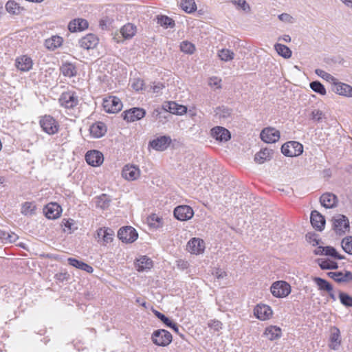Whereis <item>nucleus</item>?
<instances>
[{
  "label": "nucleus",
  "mask_w": 352,
  "mask_h": 352,
  "mask_svg": "<svg viewBox=\"0 0 352 352\" xmlns=\"http://www.w3.org/2000/svg\"><path fill=\"white\" fill-rule=\"evenodd\" d=\"M332 228L336 234L342 236L349 232V221L343 214H336L332 218Z\"/></svg>",
  "instance_id": "nucleus-1"
},
{
  "label": "nucleus",
  "mask_w": 352,
  "mask_h": 352,
  "mask_svg": "<svg viewBox=\"0 0 352 352\" xmlns=\"http://www.w3.org/2000/svg\"><path fill=\"white\" fill-rule=\"evenodd\" d=\"M60 105L67 109H74L79 104V98L75 91L63 92L59 99Z\"/></svg>",
  "instance_id": "nucleus-2"
},
{
  "label": "nucleus",
  "mask_w": 352,
  "mask_h": 352,
  "mask_svg": "<svg viewBox=\"0 0 352 352\" xmlns=\"http://www.w3.org/2000/svg\"><path fill=\"white\" fill-rule=\"evenodd\" d=\"M173 340L171 333L165 329L155 330L151 334V340L157 346H166Z\"/></svg>",
  "instance_id": "nucleus-3"
},
{
  "label": "nucleus",
  "mask_w": 352,
  "mask_h": 352,
  "mask_svg": "<svg viewBox=\"0 0 352 352\" xmlns=\"http://www.w3.org/2000/svg\"><path fill=\"white\" fill-rule=\"evenodd\" d=\"M39 124L43 131L48 135H54L59 130L58 122L51 116L45 115L41 117Z\"/></svg>",
  "instance_id": "nucleus-4"
},
{
  "label": "nucleus",
  "mask_w": 352,
  "mask_h": 352,
  "mask_svg": "<svg viewBox=\"0 0 352 352\" xmlns=\"http://www.w3.org/2000/svg\"><path fill=\"white\" fill-rule=\"evenodd\" d=\"M303 146L296 141H290L283 144L282 153L287 157H296L302 153Z\"/></svg>",
  "instance_id": "nucleus-5"
},
{
  "label": "nucleus",
  "mask_w": 352,
  "mask_h": 352,
  "mask_svg": "<svg viewBox=\"0 0 352 352\" xmlns=\"http://www.w3.org/2000/svg\"><path fill=\"white\" fill-rule=\"evenodd\" d=\"M270 291L274 296L284 298L291 292V287L285 281H276L271 286Z\"/></svg>",
  "instance_id": "nucleus-6"
},
{
  "label": "nucleus",
  "mask_w": 352,
  "mask_h": 352,
  "mask_svg": "<svg viewBox=\"0 0 352 352\" xmlns=\"http://www.w3.org/2000/svg\"><path fill=\"white\" fill-rule=\"evenodd\" d=\"M102 107L106 112L114 113L122 109V103L119 98L109 96L103 100Z\"/></svg>",
  "instance_id": "nucleus-7"
},
{
  "label": "nucleus",
  "mask_w": 352,
  "mask_h": 352,
  "mask_svg": "<svg viewBox=\"0 0 352 352\" xmlns=\"http://www.w3.org/2000/svg\"><path fill=\"white\" fill-rule=\"evenodd\" d=\"M118 236L122 242L133 243L138 239V234L135 229L126 226L118 230Z\"/></svg>",
  "instance_id": "nucleus-8"
},
{
  "label": "nucleus",
  "mask_w": 352,
  "mask_h": 352,
  "mask_svg": "<svg viewBox=\"0 0 352 352\" xmlns=\"http://www.w3.org/2000/svg\"><path fill=\"white\" fill-rule=\"evenodd\" d=\"M173 214L177 220L184 221L192 219L194 215V211L189 206L181 205L174 209Z\"/></svg>",
  "instance_id": "nucleus-9"
},
{
  "label": "nucleus",
  "mask_w": 352,
  "mask_h": 352,
  "mask_svg": "<svg viewBox=\"0 0 352 352\" xmlns=\"http://www.w3.org/2000/svg\"><path fill=\"white\" fill-rule=\"evenodd\" d=\"M146 115V111L144 109L134 107L124 111L122 113L123 119L128 122H133L140 120Z\"/></svg>",
  "instance_id": "nucleus-10"
},
{
  "label": "nucleus",
  "mask_w": 352,
  "mask_h": 352,
  "mask_svg": "<svg viewBox=\"0 0 352 352\" xmlns=\"http://www.w3.org/2000/svg\"><path fill=\"white\" fill-rule=\"evenodd\" d=\"M261 138L267 143H275L280 139V132L273 127H267L262 130Z\"/></svg>",
  "instance_id": "nucleus-11"
},
{
  "label": "nucleus",
  "mask_w": 352,
  "mask_h": 352,
  "mask_svg": "<svg viewBox=\"0 0 352 352\" xmlns=\"http://www.w3.org/2000/svg\"><path fill=\"white\" fill-rule=\"evenodd\" d=\"M43 212L47 219H55L60 217L62 208L58 204L51 202L45 206Z\"/></svg>",
  "instance_id": "nucleus-12"
},
{
  "label": "nucleus",
  "mask_w": 352,
  "mask_h": 352,
  "mask_svg": "<svg viewBox=\"0 0 352 352\" xmlns=\"http://www.w3.org/2000/svg\"><path fill=\"white\" fill-rule=\"evenodd\" d=\"M211 135L216 140L221 142L228 141L231 138L230 131L223 126H215L211 129Z\"/></svg>",
  "instance_id": "nucleus-13"
},
{
  "label": "nucleus",
  "mask_w": 352,
  "mask_h": 352,
  "mask_svg": "<svg viewBox=\"0 0 352 352\" xmlns=\"http://www.w3.org/2000/svg\"><path fill=\"white\" fill-rule=\"evenodd\" d=\"M85 160L88 164L92 166H98L103 162L104 157L101 152L93 150L86 153Z\"/></svg>",
  "instance_id": "nucleus-14"
},
{
  "label": "nucleus",
  "mask_w": 352,
  "mask_h": 352,
  "mask_svg": "<svg viewBox=\"0 0 352 352\" xmlns=\"http://www.w3.org/2000/svg\"><path fill=\"white\" fill-rule=\"evenodd\" d=\"M171 143V139L169 136L163 135L149 142V146L156 151H164Z\"/></svg>",
  "instance_id": "nucleus-15"
},
{
  "label": "nucleus",
  "mask_w": 352,
  "mask_h": 352,
  "mask_svg": "<svg viewBox=\"0 0 352 352\" xmlns=\"http://www.w3.org/2000/svg\"><path fill=\"white\" fill-rule=\"evenodd\" d=\"M140 175V169L133 165H126L122 170V176L128 181L137 179Z\"/></svg>",
  "instance_id": "nucleus-16"
},
{
  "label": "nucleus",
  "mask_w": 352,
  "mask_h": 352,
  "mask_svg": "<svg viewBox=\"0 0 352 352\" xmlns=\"http://www.w3.org/2000/svg\"><path fill=\"white\" fill-rule=\"evenodd\" d=\"M254 316L261 320H266L272 315L271 307L266 305H258L254 309Z\"/></svg>",
  "instance_id": "nucleus-17"
},
{
  "label": "nucleus",
  "mask_w": 352,
  "mask_h": 352,
  "mask_svg": "<svg viewBox=\"0 0 352 352\" xmlns=\"http://www.w3.org/2000/svg\"><path fill=\"white\" fill-rule=\"evenodd\" d=\"M107 126L102 122H96L89 127V133L94 138H100L107 133Z\"/></svg>",
  "instance_id": "nucleus-18"
},
{
  "label": "nucleus",
  "mask_w": 352,
  "mask_h": 352,
  "mask_svg": "<svg viewBox=\"0 0 352 352\" xmlns=\"http://www.w3.org/2000/svg\"><path fill=\"white\" fill-rule=\"evenodd\" d=\"M204 242L198 238H192L187 244V250L191 254H199L204 250Z\"/></svg>",
  "instance_id": "nucleus-19"
},
{
  "label": "nucleus",
  "mask_w": 352,
  "mask_h": 352,
  "mask_svg": "<svg viewBox=\"0 0 352 352\" xmlns=\"http://www.w3.org/2000/svg\"><path fill=\"white\" fill-rule=\"evenodd\" d=\"M153 265V261L147 256H142L135 261V269L140 272L148 271Z\"/></svg>",
  "instance_id": "nucleus-20"
},
{
  "label": "nucleus",
  "mask_w": 352,
  "mask_h": 352,
  "mask_svg": "<svg viewBox=\"0 0 352 352\" xmlns=\"http://www.w3.org/2000/svg\"><path fill=\"white\" fill-rule=\"evenodd\" d=\"M310 221L312 226L318 231H322L324 228L325 219L317 210H313L311 213Z\"/></svg>",
  "instance_id": "nucleus-21"
},
{
  "label": "nucleus",
  "mask_w": 352,
  "mask_h": 352,
  "mask_svg": "<svg viewBox=\"0 0 352 352\" xmlns=\"http://www.w3.org/2000/svg\"><path fill=\"white\" fill-rule=\"evenodd\" d=\"M98 43V37L93 34H87L79 41L80 46L84 49H94Z\"/></svg>",
  "instance_id": "nucleus-22"
},
{
  "label": "nucleus",
  "mask_w": 352,
  "mask_h": 352,
  "mask_svg": "<svg viewBox=\"0 0 352 352\" xmlns=\"http://www.w3.org/2000/svg\"><path fill=\"white\" fill-rule=\"evenodd\" d=\"M88 22L82 18L74 19L68 24V29L71 32L85 30L88 28Z\"/></svg>",
  "instance_id": "nucleus-23"
},
{
  "label": "nucleus",
  "mask_w": 352,
  "mask_h": 352,
  "mask_svg": "<svg viewBox=\"0 0 352 352\" xmlns=\"http://www.w3.org/2000/svg\"><path fill=\"white\" fill-rule=\"evenodd\" d=\"M32 60L28 56H21L16 59L15 65L21 72H28L32 67Z\"/></svg>",
  "instance_id": "nucleus-24"
},
{
  "label": "nucleus",
  "mask_w": 352,
  "mask_h": 352,
  "mask_svg": "<svg viewBox=\"0 0 352 352\" xmlns=\"http://www.w3.org/2000/svg\"><path fill=\"white\" fill-rule=\"evenodd\" d=\"M321 205L326 208H333L336 206L337 197L331 192H326L320 197Z\"/></svg>",
  "instance_id": "nucleus-25"
},
{
  "label": "nucleus",
  "mask_w": 352,
  "mask_h": 352,
  "mask_svg": "<svg viewBox=\"0 0 352 352\" xmlns=\"http://www.w3.org/2000/svg\"><path fill=\"white\" fill-rule=\"evenodd\" d=\"M327 275L339 283L352 281V273L349 271H346L344 273L342 272H330L327 273Z\"/></svg>",
  "instance_id": "nucleus-26"
},
{
  "label": "nucleus",
  "mask_w": 352,
  "mask_h": 352,
  "mask_svg": "<svg viewBox=\"0 0 352 352\" xmlns=\"http://www.w3.org/2000/svg\"><path fill=\"white\" fill-rule=\"evenodd\" d=\"M329 340V347L331 349L337 350L341 344L340 331L338 327H332L331 328V335Z\"/></svg>",
  "instance_id": "nucleus-27"
},
{
  "label": "nucleus",
  "mask_w": 352,
  "mask_h": 352,
  "mask_svg": "<svg viewBox=\"0 0 352 352\" xmlns=\"http://www.w3.org/2000/svg\"><path fill=\"white\" fill-rule=\"evenodd\" d=\"M333 91L341 96L352 97V87L343 82H335Z\"/></svg>",
  "instance_id": "nucleus-28"
},
{
  "label": "nucleus",
  "mask_w": 352,
  "mask_h": 352,
  "mask_svg": "<svg viewBox=\"0 0 352 352\" xmlns=\"http://www.w3.org/2000/svg\"><path fill=\"white\" fill-rule=\"evenodd\" d=\"M273 155V150L269 148H264L258 152L254 156V161L258 164H263L264 162L271 160Z\"/></svg>",
  "instance_id": "nucleus-29"
},
{
  "label": "nucleus",
  "mask_w": 352,
  "mask_h": 352,
  "mask_svg": "<svg viewBox=\"0 0 352 352\" xmlns=\"http://www.w3.org/2000/svg\"><path fill=\"white\" fill-rule=\"evenodd\" d=\"M63 41L62 37L59 36H52L51 38L45 40V45L47 49L54 50L62 45Z\"/></svg>",
  "instance_id": "nucleus-30"
},
{
  "label": "nucleus",
  "mask_w": 352,
  "mask_h": 352,
  "mask_svg": "<svg viewBox=\"0 0 352 352\" xmlns=\"http://www.w3.org/2000/svg\"><path fill=\"white\" fill-rule=\"evenodd\" d=\"M170 116V115L168 111L164 109H156L153 111L152 113V117L155 120H159V122H162V124H164L166 122H167L168 118Z\"/></svg>",
  "instance_id": "nucleus-31"
},
{
  "label": "nucleus",
  "mask_w": 352,
  "mask_h": 352,
  "mask_svg": "<svg viewBox=\"0 0 352 352\" xmlns=\"http://www.w3.org/2000/svg\"><path fill=\"white\" fill-rule=\"evenodd\" d=\"M6 11L12 15H18L21 13L25 9L19 6V3L13 0H9L6 3Z\"/></svg>",
  "instance_id": "nucleus-32"
},
{
  "label": "nucleus",
  "mask_w": 352,
  "mask_h": 352,
  "mask_svg": "<svg viewBox=\"0 0 352 352\" xmlns=\"http://www.w3.org/2000/svg\"><path fill=\"white\" fill-rule=\"evenodd\" d=\"M60 69L63 75L67 77H74L77 74L76 67L70 63H63Z\"/></svg>",
  "instance_id": "nucleus-33"
},
{
  "label": "nucleus",
  "mask_w": 352,
  "mask_h": 352,
  "mask_svg": "<svg viewBox=\"0 0 352 352\" xmlns=\"http://www.w3.org/2000/svg\"><path fill=\"white\" fill-rule=\"evenodd\" d=\"M316 262L322 270H336L338 268V263L329 258H318Z\"/></svg>",
  "instance_id": "nucleus-34"
},
{
  "label": "nucleus",
  "mask_w": 352,
  "mask_h": 352,
  "mask_svg": "<svg viewBox=\"0 0 352 352\" xmlns=\"http://www.w3.org/2000/svg\"><path fill=\"white\" fill-rule=\"evenodd\" d=\"M36 210V204L31 201H26L22 204L21 212L25 216H32Z\"/></svg>",
  "instance_id": "nucleus-35"
},
{
  "label": "nucleus",
  "mask_w": 352,
  "mask_h": 352,
  "mask_svg": "<svg viewBox=\"0 0 352 352\" xmlns=\"http://www.w3.org/2000/svg\"><path fill=\"white\" fill-rule=\"evenodd\" d=\"M169 113L183 115L186 113L187 108L185 106L178 104L175 102H168Z\"/></svg>",
  "instance_id": "nucleus-36"
},
{
  "label": "nucleus",
  "mask_w": 352,
  "mask_h": 352,
  "mask_svg": "<svg viewBox=\"0 0 352 352\" xmlns=\"http://www.w3.org/2000/svg\"><path fill=\"white\" fill-rule=\"evenodd\" d=\"M314 281L317 285L318 289L327 292H331L333 291L332 285L325 279L320 277H315L314 278Z\"/></svg>",
  "instance_id": "nucleus-37"
},
{
  "label": "nucleus",
  "mask_w": 352,
  "mask_h": 352,
  "mask_svg": "<svg viewBox=\"0 0 352 352\" xmlns=\"http://www.w3.org/2000/svg\"><path fill=\"white\" fill-rule=\"evenodd\" d=\"M265 334L270 340H274L280 337L281 330L276 326H270L266 328Z\"/></svg>",
  "instance_id": "nucleus-38"
},
{
  "label": "nucleus",
  "mask_w": 352,
  "mask_h": 352,
  "mask_svg": "<svg viewBox=\"0 0 352 352\" xmlns=\"http://www.w3.org/2000/svg\"><path fill=\"white\" fill-rule=\"evenodd\" d=\"M136 28L131 23L124 25L120 30V32L124 38H131L135 35Z\"/></svg>",
  "instance_id": "nucleus-39"
},
{
  "label": "nucleus",
  "mask_w": 352,
  "mask_h": 352,
  "mask_svg": "<svg viewBox=\"0 0 352 352\" xmlns=\"http://www.w3.org/2000/svg\"><path fill=\"white\" fill-rule=\"evenodd\" d=\"M274 49L280 56L285 58H289L292 56L291 50L285 45L276 43L274 45Z\"/></svg>",
  "instance_id": "nucleus-40"
},
{
  "label": "nucleus",
  "mask_w": 352,
  "mask_h": 352,
  "mask_svg": "<svg viewBox=\"0 0 352 352\" xmlns=\"http://www.w3.org/2000/svg\"><path fill=\"white\" fill-rule=\"evenodd\" d=\"M182 8L187 13H192L197 10V6L194 0H181Z\"/></svg>",
  "instance_id": "nucleus-41"
},
{
  "label": "nucleus",
  "mask_w": 352,
  "mask_h": 352,
  "mask_svg": "<svg viewBox=\"0 0 352 352\" xmlns=\"http://www.w3.org/2000/svg\"><path fill=\"white\" fill-rule=\"evenodd\" d=\"M111 202V199L106 194H102L96 198V206L102 209L107 208Z\"/></svg>",
  "instance_id": "nucleus-42"
},
{
  "label": "nucleus",
  "mask_w": 352,
  "mask_h": 352,
  "mask_svg": "<svg viewBox=\"0 0 352 352\" xmlns=\"http://www.w3.org/2000/svg\"><path fill=\"white\" fill-rule=\"evenodd\" d=\"M100 232L103 233L102 242L104 245L112 241L114 232L111 229L108 228H100Z\"/></svg>",
  "instance_id": "nucleus-43"
},
{
  "label": "nucleus",
  "mask_w": 352,
  "mask_h": 352,
  "mask_svg": "<svg viewBox=\"0 0 352 352\" xmlns=\"http://www.w3.org/2000/svg\"><path fill=\"white\" fill-rule=\"evenodd\" d=\"M148 223L150 227L157 229L162 226V219L155 214H152L148 217Z\"/></svg>",
  "instance_id": "nucleus-44"
},
{
  "label": "nucleus",
  "mask_w": 352,
  "mask_h": 352,
  "mask_svg": "<svg viewBox=\"0 0 352 352\" xmlns=\"http://www.w3.org/2000/svg\"><path fill=\"white\" fill-rule=\"evenodd\" d=\"M230 2L236 6V9L241 10L245 13L251 12L250 6L245 0H230Z\"/></svg>",
  "instance_id": "nucleus-45"
},
{
  "label": "nucleus",
  "mask_w": 352,
  "mask_h": 352,
  "mask_svg": "<svg viewBox=\"0 0 352 352\" xmlns=\"http://www.w3.org/2000/svg\"><path fill=\"white\" fill-rule=\"evenodd\" d=\"M218 56L221 60L228 62L234 58V53L228 49H222L219 51Z\"/></svg>",
  "instance_id": "nucleus-46"
},
{
  "label": "nucleus",
  "mask_w": 352,
  "mask_h": 352,
  "mask_svg": "<svg viewBox=\"0 0 352 352\" xmlns=\"http://www.w3.org/2000/svg\"><path fill=\"white\" fill-rule=\"evenodd\" d=\"M310 88L316 93L324 96L327 93L324 85L318 80L313 81L309 84Z\"/></svg>",
  "instance_id": "nucleus-47"
},
{
  "label": "nucleus",
  "mask_w": 352,
  "mask_h": 352,
  "mask_svg": "<svg viewBox=\"0 0 352 352\" xmlns=\"http://www.w3.org/2000/svg\"><path fill=\"white\" fill-rule=\"evenodd\" d=\"M324 255L330 256L332 258L338 260H342L345 258L344 256L340 254L337 250L331 246L324 247Z\"/></svg>",
  "instance_id": "nucleus-48"
},
{
  "label": "nucleus",
  "mask_w": 352,
  "mask_h": 352,
  "mask_svg": "<svg viewBox=\"0 0 352 352\" xmlns=\"http://www.w3.org/2000/svg\"><path fill=\"white\" fill-rule=\"evenodd\" d=\"M216 116L219 117V118L226 119L230 116L232 110L226 107L222 106L216 109Z\"/></svg>",
  "instance_id": "nucleus-49"
},
{
  "label": "nucleus",
  "mask_w": 352,
  "mask_h": 352,
  "mask_svg": "<svg viewBox=\"0 0 352 352\" xmlns=\"http://www.w3.org/2000/svg\"><path fill=\"white\" fill-rule=\"evenodd\" d=\"M339 298L342 305L346 307H352V296L349 294L340 292Z\"/></svg>",
  "instance_id": "nucleus-50"
},
{
  "label": "nucleus",
  "mask_w": 352,
  "mask_h": 352,
  "mask_svg": "<svg viewBox=\"0 0 352 352\" xmlns=\"http://www.w3.org/2000/svg\"><path fill=\"white\" fill-rule=\"evenodd\" d=\"M341 244L343 250L346 253L349 254H352V236H349L344 237L342 240Z\"/></svg>",
  "instance_id": "nucleus-51"
},
{
  "label": "nucleus",
  "mask_w": 352,
  "mask_h": 352,
  "mask_svg": "<svg viewBox=\"0 0 352 352\" xmlns=\"http://www.w3.org/2000/svg\"><path fill=\"white\" fill-rule=\"evenodd\" d=\"M310 120L316 122H321L325 118L324 113L320 109H314L309 115Z\"/></svg>",
  "instance_id": "nucleus-52"
},
{
  "label": "nucleus",
  "mask_w": 352,
  "mask_h": 352,
  "mask_svg": "<svg viewBox=\"0 0 352 352\" xmlns=\"http://www.w3.org/2000/svg\"><path fill=\"white\" fill-rule=\"evenodd\" d=\"M315 73L322 79L329 82H332L333 84H334L335 82L337 80L336 78H335L331 74L324 72L322 69H316L315 70Z\"/></svg>",
  "instance_id": "nucleus-53"
},
{
  "label": "nucleus",
  "mask_w": 352,
  "mask_h": 352,
  "mask_svg": "<svg viewBox=\"0 0 352 352\" xmlns=\"http://www.w3.org/2000/svg\"><path fill=\"white\" fill-rule=\"evenodd\" d=\"M157 23L165 28L173 27L175 25L174 21L167 16H158Z\"/></svg>",
  "instance_id": "nucleus-54"
},
{
  "label": "nucleus",
  "mask_w": 352,
  "mask_h": 352,
  "mask_svg": "<svg viewBox=\"0 0 352 352\" xmlns=\"http://www.w3.org/2000/svg\"><path fill=\"white\" fill-rule=\"evenodd\" d=\"M180 49L184 53L192 54L195 50V47L190 42L183 41L180 44Z\"/></svg>",
  "instance_id": "nucleus-55"
},
{
  "label": "nucleus",
  "mask_w": 352,
  "mask_h": 352,
  "mask_svg": "<svg viewBox=\"0 0 352 352\" xmlns=\"http://www.w3.org/2000/svg\"><path fill=\"white\" fill-rule=\"evenodd\" d=\"M153 313L154 315L160 319L167 327L170 326L171 323L173 322L172 320H170L168 317H166L164 314H162L161 312L153 309Z\"/></svg>",
  "instance_id": "nucleus-56"
},
{
  "label": "nucleus",
  "mask_w": 352,
  "mask_h": 352,
  "mask_svg": "<svg viewBox=\"0 0 352 352\" xmlns=\"http://www.w3.org/2000/svg\"><path fill=\"white\" fill-rule=\"evenodd\" d=\"M306 240L313 246L318 245L320 241V239L318 238V234L311 232H309L306 234Z\"/></svg>",
  "instance_id": "nucleus-57"
},
{
  "label": "nucleus",
  "mask_w": 352,
  "mask_h": 352,
  "mask_svg": "<svg viewBox=\"0 0 352 352\" xmlns=\"http://www.w3.org/2000/svg\"><path fill=\"white\" fill-rule=\"evenodd\" d=\"M63 225L65 228H67L69 232H72L74 230H77V227L76 226V223L74 220L69 219H63Z\"/></svg>",
  "instance_id": "nucleus-58"
},
{
  "label": "nucleus",
  "mask_w": 352,
  "mask_h": 352,
  "mask_svg": "<svg viewBox=\"0 0 352 352\" xmlns=\"http://www.w3.org/2000/svg\"><path fill=\"white\" fill-rule=\"evenodd\" d=\"M112 20L108 16L103 17L99 21V25L102 29H107L109 26L111 25Z\"/></svg>",
  "instance_id": "nucleus-59"
},
{
  "label": "nucleus",
  "mask_w": 352,
  "mask_h": 352,
  "mask_svg": "<svg viewBox=\"0 0 352 352\" xmlns=\"http://www.w3.org/2000/svg\"><path fill=\"white\" fill-rule=\"evenodd\" d=\"M208 327L218 331L222 328V323L219 320H214L208 322Z\"/></svg>",
  "instance_id": "nucleus-60"
},
{
  "label": "nucleus",
  "mask_w": 352,
  "mask_h": 352,
  "mask_svg": "<svg viewBox=\"0 0 352 352\" xmlns=\"http://www.w3.org/2000/svg\"><path fill=\"white\" fill-rule=\"evenodd\" d=\"M278 19L283 22L292 23L294 22V18L287 13H283L278 15Z\"/></svg>",
  "instance_id": "nucleus-61"
},
{
  "label": "nucleus",
  "mask_w": 352,
  "mask_h": 352,
  "mask_svg": "<svg viewBox=\"0 0 352 352\" xmlns=\"http://www.w3.org/2000/svg\"><path fill=\"white\" fill-rule=\"evenodd\" d=\"M67 261L70 265L75 267L77 269H80L83 263L82 261L77 260L74 258H69Z\"/></svg>",
  "instance_id": "nucleus-62"
},
{
  "label": "nucleus",
  "mask_w": 352,
  "mask_h": 352,
  "mask_svg": "<svg viewBox=\"0 0 352 352\" xmlns=\"http://www.w3.org/2000/svg\"><path fill=\"white\" fill-rule=\"evenodd\" d=\"M176 262L177 268L181 270H186L189 267V263L187 261L179 259Z\"/></svg>",
  "instance_id": "nucleus-63"
},
{
  "label": "nucleus",
  "mask_w": 352,
  "mask_h": 352,
  "mask_svg": "<svg viewBox=\"0 0 352 352\" xmlns=\"http://www.w3.org/2000/svg\"><path fill=\"white\" fill-rule=\"evenodd\" d=\"M143 85V81L140 79H135L132 83V87L136 91L142 90Z\"/></svg>",
  "instance_id": "nucleus-64"
}]
</instances>
